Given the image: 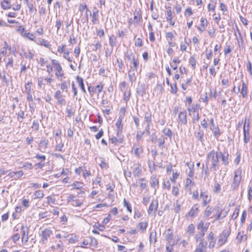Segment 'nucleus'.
Here are the masks:
<instances>
[{
	"label": "nucleus",
	"mask_w": 252,
	"mask_h": 252,
	"mask_svg": "<svg viewBox=\"0 0 252 252\" xmlns=\"http://www.w3.org/2000/svg\"><path fill=\"white\" fill-rule=\"evenodd\" d=\"M45 79H43V77H38L37 78L38 87L39 88H44L45 86Z\"/></svg>",
	"instance_id": "obj_40"
},
{
	"label": "nucleus",
	"mask_w": 252,
	"mask_h": 252,
	"mask_svg": "<svg viewBox=\"0 0 252 252\" xmlns=\"http://www.w3.org/2000/svg\"><path fill=\"white\" fill-rule=\"evenodd\" d=\"M209 226V222H205L203 220H200L197 225V229L199 232L205 233Z\"/></svg>",
	"instance_id": "obj_6"
},
{
	"label": "nucleus",
	"mask_w": 252,
	"mask_h": 252,
	"mask_svg": "<svg viewBox=\"0 0 252 252\" xmlns=\"http://www.w3.org/2000/svg\"><path fill=\"white\" fill-rule=\"evenodd\" d=\"M63 57L69 62H71L72 61L71 58L69 56V51L67 49H66V51H64L63 54Z\"/></svg>",
	"instance_id": "obj_49"
},
{
	"label": "nucleus",
	"mask_w": 252,
	"mask_h": 252,
	"mask_svg": "<svg viewBox=\"0 0 252 252\" xmlns=\"http://www.w3.org/2000/svg\"><path fill=\"white\" fill-rule=\"evenodd\" d=\"M1 6L4 9H8L11 8L10 0H3L1 2Z\"/></svg>",
	"instance_id": "obj_34"
},
{
	"label": "nucleus",
	"mask_w": 252,
	"mask_h": 252,
	"mask_svg": "<svg viewBox=\"0 0 252 252\" xmlns=\"http://www.w3.org/2000/svg\"><path fill=\"white\" fill-rule=\"evenodd\" d=\"M23 36H26L27 38H28L29 39L31 40H34L35 38V36L33 35V33H30V32H25L23 34Z\"/></svg>",
	"instance_id": "obj_52"
},
{
	"label": "nucleus",
	"mask_w": 252,
	"mask_h": 252,
	"mask_svg": "<svg viewBox=\"0 0 252 252\" xmlns=\"http://www.w3.org/2000/svg\"><path fill=\"white\" fill-rule=\"evenodd\" d=\"M39 127V123L37 120H34L32 125V128L35 131H38Z\"/></svg>",
	"instance_id": "obj_46"
},
{
	"label": "nucleus",
	"mask_w": 252,
	"mask_h": 252,
	"mask_svg": "<svg viewBox=\"0 0 252 252\" xmlns=\"http://www.w3.org/2000/svg\"><path fill=\"white\" fill-rule=\"evenodd\" d=\"M148 223L146 222H141L139 223L138 227L142 232L145 230L147 227Z\"/></svg>",
	"instance_id": "obj_51"
},
{
	"label": "nucleus",
	"mask_w": 252,
	"mask_h": 252,
	"mask_svg": "<svg viewBox=\"0 0 252 252\" xmlns=\"http://www.w3.org/2000/svg\"><path fill=\"white\" fill-rule=\"evenodd\" d=\"M163 133L166 136L171 137L172 135V132L171 130L169 128H164L162 130Z\"/></svg>",
	"instance_id": "obj_53"
},
{
	"label": "nucleus",
	"mask_w": 252,
	"mask_h": 252,
	"mask_svg": "<svg viewBox=\"0 0 252 252\" xmlns=\"http://www.w3.org/2000/svg\"><path fill=\"white\" fill-rule=\"evenodd\" d=\"M98 10H96V11H94L93 12V18H92V22L93 23V24H95L96 21H98Z\"/></svg>",
	"instance_id": "obj_55"
},
{
	"label": "nucleus",
	"mask_w": 252,
	"mask_h": 252,
	"mask_svg": "<svg viewBox=\"0 0 252 252\" xmlns=\"http://www.w3.org/2000/svg\"><path fill=\"white\" fill-rule=\"evenodd\" d=\"M158 201L157 199H153L149 207L148 210V213L149 215L154 214L155 215L156 212L158 207Z\"/></svg>",
	"instance_id": "obj_8"
},
{
	"label": "nucleus",
	"mask_w": 252,
	"mask_h": 252,
	"mask_svg": "<svg viewBox=\"0 0 252 252\" xmlns=\"http://www.w3.org/2000/svg\"><path fill=\"white\" fill-rule=\"evenodd\" d=\"M249 131V129H245V127H243V133L244 137V141L245 143H247L250 140V135Z\"/></svg>",
	"instance_id": "obj_33"
},
{
	"label": "nucleus",
	"mask_w": 252,
	"mask_h": 252,
	"mask_svg": "<svg viewBox=\"0 0 252 252\" xmlns=\"http://www.w3.org/2000/svg\"><path fill=\"white\" fill-rule=\"evenodd\" d=\"M207 242L205 241H200L197 246L195 252H206Z\"/></svg>",
	"instance_id": "obj_14"
},
{
	"label": "nucleus",
	"mask_w": 252,
	"mask_h": 252,
	"mask_svg": "<svg viewBox=\"0 0 252 252\" xmlns=\"http://www.w3.org/2000/svg\"><path fill=\"white\" fill-rule=\"evenodd\" d=\"M178 119L179 122L183 125H186L187 121V112L185 110L181 112L178 115Z\"/></svg>",
	"instance_id": "obj_19"
},
{
	"label": "nucleus",
	"mask_w": 252,
	"mask_h": 252,
	"mask_svg": "<svg viewBox=\"0 0 252 252\" xmlns=\"http://www.w3.org/2000/svg\"><path fill=\"white\" fill-rule=\"evenodd\" d=\"M124 207H126L127 211L130 212V213H131L132 212V208H131V205L128 202H127L126 199H124Z\"/></svg>",
	"instance_id": "obj_54"
},
{
	"label": "nucleus",
	"mask_w": 252,
	"mask_h": 252,
	"mask_svg": "<svg viewBox=\"0 0 252 252\" xmlns=\"http://www.w3.org/2000/svg\"><path fill=\"white\" fill-rule=\"evenodd\" d=\"M200 198L202 200V205L203 206H206L211 201V197L208 195V193L206 191H201Z\"/></svg>",
	"instance_id": "obj_7"
},
{
	"label": "nucleus",
	"mask_w": 252,
	"mask_h": 252,
	"mask_svg": "<svg viewBox=\"0 0 252 252\" xmlns=\"http://www.w3.org/2000/svg\"><path fill=\"white\" fill-rule=\"evenodd\" d=\"M52 65L54 66L56 72L55 73L56 77L60 80H62L64 76L62 66L59 62L55 60H52Z\"/></svg>",
	"instance_id": "obj_3"
},
{
	"label": "nucleus",
	"mask_w": 252,
	"mask_h": 252,
	"mask_svg": "<svg viewBox=\"0 0 252 252\" xmlns=\"http://www.w3.org/2000/svg\"><path fill=\"white\" fill-rule=\"evenodd\" d=\"M32 82L29 81L26 83L25 85V93L27 94V100L29 102H32L33 101V97L32 95Z\"/></svg>",
	"instance_id": "obj_5"
},
{
	"label": "nucleus",
	"mask_w": 252,
	"mask_h": 252,
	"mask_svg": "<svg viewBox=\"0 0 252 252\" xmlns=\"http://www.w3.org/2000/svg\"><path fill=\"white\" fill-rule=\"evenodd\" d=\"M152 122L151 113L149 111L146 112L144 114V121L143 125L146 124L147 126H150Z\"/></svg>",
	"instance_id": "obj_15"
},
{
	"label": "nucleus",
	"mask_w": 252,
	"mask_h": 252,
	"mask_svg": "<svg viewBox=\"0 0 252 252\" xmlns=\"http://www.w3.org/2000/svg\"><path fill=\"white\" fill-rule=\"evenodd\" d=\"M165 138L163 136H161L158 139V146L161 149H163L164 147L163 145L165 143Z\"/></svg>",
	"instance_id": "obj_45"
},
{
	"label": "nucleus",
	"mask_w": 252,
	"mask_h": 252,
	"mask_svg": "<svg viewBox=\"0 0 252 252\" xmlns=\"http://www.w3.org/2000/svg\"><path fill=\"white\" fill-rule=\"evenodd\" d=\"M207 240L209 243L208 247L210 249H212L215 247L216 244V239L214 237V234L213 232H210L208 236Z\"/></svg>",
	"instance_id": "obj_13"
},
{
	"label": "nucleus",
	"mask_w": 252,
	"mask_h": 252,
	"mask_svg": "<svg viewBox=\"0 0 252 252\" xmlns=\"http://www.w3.org/2000/svg\"><path fill=\"white\" fill-rule=\"evenodd\" d=\"M214 210V208L212 206H208L204 212V215L205 217H209L213 213V212Z\"/></svg>",
	"instance_id": "obj_28"
},
{
	"label": "nucleus",
	"mask_w": 252,
	"mask_h": 252,
	"mask_svg": "<svg viewBox=\"0 0 252 252\" xmlns=\"http://www.w3.org/2000/svg\"><path fill=\"white\" fill-rule=\"evenodd\" d=\"M194 226L193 224H189L187 230V232L189 234H193L194 232Z\"/></svg>",
	"instance_id": "obj_50"
},
{
	"label": "nucleus",
	"mask_w": 252,
	"mask_h": 252,
	"mask_svg": "<svg viewBox=\"0 0 252 252\" xmlns=\"http://www.w3.org/2000/svg\"><path fill=\"white\" fill-rule=\"evenodd\" d=\"M198 205L197 204H194L192 207H191L190 211L188 212L187 216H189V217H193L196 216L198 214Z\"/></svg>",
	"instance_id": "obj_16"
},
{
	"label": "nucleus",
	"mask_w": 252,
	"mask_h": 252,
	"mask_svg": "<svg viewBox=\"0 0 252 252\" xmlns=\"http://www.w3.org/2000/svg\"><path fill=\"white\" fill-rule=\"evenodd\" d=\"M172 193L174 196H178L179 194V189L177 187L173 186Z\"/></svg>",
	"instance_id": "obj_64"
},
{
	"label": "nucleus",
	"mask_w": 252,
	"mask_h": 252,
	"mask_svg": "<svg viewBox=\"0 0 252 252\" xmlns=\"http://www.w3.org/2000/svg\"><path fill=\"white\" fill-rule=\"evenodd\" d=\"M142 20V16L140 11H135L134 13V24H139Z\"/></svg>",
	"instance_id": "obj_25"
},
{
	"label": "nucleus",
	"mask_w": 252,
	"mask_h": 252,
	"mask_svg": "<svg viewBox=\"0 0 252 252\" xmlns=\"http://www.w3.org/2000/svg\"><path fill=\"white\" fill-rule=\"evenodd\" d=\"M53 234L52 231L48 228L45 229L42 231L41 241L42 243L45 244L48 239Z\"/></svg>",
	"instance_id": "obj_9"
},
{
	"label": "nucleus",
	"mask_w": 252,
	"mask_h": 252,
	"mask_svg": "<svg viewBox=\"0 0 252 252\" xmlns=\"http://www.w3.org/2000/svg\"><path fill=\"white\" fill-rule=\"evenodd\" d=\"M69 85V81H63L61 84V89L62 91L67 92Z\"/></svg>",
	"instance_id": "obj_37"
},
{
	"label": "nucleus",
	"mask_w": 252,
	"mask_h": 252,
	"mask_svg": "<svg viewBox=\"0 0 252 252\" xmlns=\"http://www.w3.org/2000/svg\"><path fill=\"white\" fill-rule=\"evenodd\" d=\"M76 79L78 83L79 87L81 88L82 91L84 93H86V91L85 88L83 78L79 77V76H77L76 77Z\"/></svg>",
	"instance_id": "obj_26"
},
{
	"label": "nucleus",
	"mask_w": 252,
	"mask_h": 252,
	"mask_svg": "<svg viewBox=\"0 0 252 252\" xmlns=\"http://www.w3.org/2000/svg\"><path fill=\"white\" fill-rule=\"evenodd\" d=\"M174 211L176 213H178L180 212L181 205L179 203L178 201L177 200L176 202L174 204Z\"/></svg>",
	"instance_id": "obj_59"
},
{
	"label": "nucleus",
	"mask_w": 252,
	"mask_h": 252,
	"mask_svg": "<svg viewBox=\"0 0 252 252\" xmlns=\"http://www.w3.org/2000/svg\"><path fill=\"white\" fill-rule=\"evenodd\" d=\"M63 25V21L61 20L60 19H57L56 22V27H57V32L59 31L61 27Z\"/></svg>",
	"instance_id": "obj_62"
},
{
	"label": "nucleus",
	"mask_w": 252,
	"mask_h": 252,
	"mask_svg": "<svg viewBox=\"0 0 252 252\" xmlns=\"http://www.w3.org/2000/svg\"><path fill=\"white\" fill-rule=\"evenodd\" d=\"M22 241L23 243H26L29 240V228L27 226H22L21 228Z\"/></svg>",
	"instance_id": "obj_10"
},
{
	"label": "nucleus",
	"mask_w": 252,
	"mask_h": 252,
	"mask_svg": "<svg viewBox=\"0 0 252 252\" xmlns=\"http://www.w3.org/2000/svg\"><path fill=\"white\" fill-rule=\"evenodd\" d=\"M132 151L133 152L134 154L138 158L139 157V155L140 154L143 153V148L140 146H138L136 147H133Z\"/></svg>",
	"instance_id": "obj_31"
},
{
	"label": "nucleus",
	"mask_w": 252,
	"mask_h": 252,
	"mask_svg": "<svg viewBox=\"0 0 252 252\" xmlns=\"http://www.w3.org/2000/svg\"><path fill=\"white\" fill-rule=\"evenodd\" d=\"M109 45L111 47H113L116 44V37L113 34L110 35L109 38Z\"/></svg>",
	"instance_id": "obj_38"
},
{
	"label": "nucleus",
	"mask_w": 252,
	"mask_h": 252,
	"mask_svg": "<svg viewBox=\"0 0 252 252\" xmlns=\"http://www.w3.org/2000/svg\"><path fill=\"white\" fill-rule=\"evenodd\" d=\"M72 186L76 189H80L83 187V184L82 183L75 182L73 183Z\"/></svg>",
	"instance_id": "obj_63"
},
{
	"label": "nucleus",
	"mask_w": 252,
	"mask_h": 252,
	"mask_svg": "<svg viewBox=\"0 0 252 252\" xmlns=\"http://www.w3.org/2000/svg\"><path fill=\"white\" fill-rule=\"evenodd\" d=\"M150 183L151 187L154 188L155 190L159 188L158 179L156 174H153L151 176Z\"/></svg>",
	"instance_id": "obj_11"
},
{
	"label": "nucleus",
	"mask_w": 252,
	"mask_h": 252,
	"mask_svg": "<svg viewBox=\"0 0 252 252\" xmlns=\"http://www.w3.org/2000/svg\"><path fill=\"white\" fill-rule=\"evenodd\" d=\"M221 155V152H215L212 150L210 152L207 156L206 166L213 171H216L219 168V158Z\"/></svg>",
	"instance_id": "obj_1"
},
{
	"label": "nucleus",
	"mask_w": 252,
	"mask_h": 252,
	"mask_svg": "<svg viewBox=\"0 0 252 252\" xmlns=\"http://www.w3.org/2000/svg\"><path fill=\"white\" fill-rule=\"evenodd\" d=\"M76 196L75 194H70L67 198V201L68 202H74L76 200Z\"/></svg>",
	"instance_id": "obj_58"
},
{
	"label": "nucleus",
	"mask_w": 252,
	"mask_h": 252,
	"mask_svg": "<svg viewBox=\"0 0 252 252\" xmlns=\"http://www.w3.org/2000/svg\"><path fill=\"white\" fill-rule=\"evenodd\" d=\"M203 136H204L203 132L201 130L199 129L196 134V138L197 139H198L199 140H200V141H202Z\"/></svg>",
	"instance_id": "obj_48"
},
{
	"label": "nucleus",
	"mask_w": 252,
	"mask_h": 252,
	"mask_svg": "<svg viewBox=\"0 0 252 252\" xmlns=\"http://www.w3.org/2000/svg\"><path fill=\"white\" fill-rule=\"evenodd\" d=\"M55 97L58 101V103L59 104H64L65 102V100L63 97L61 95V92L60 90H58L56 92L55 94Z\"/></svg>",
	"instance_id": "obj_21"
},
{
	"label": "nucleus",
	"mask_w": 252,
	"mask_h": 252,
	"mask_svg": "<svg viewBox=\"0 0 252 252\" xmlns=\"http://www.w3.org/2000/svg\"><path fill=\"white\" fill-rule=\"evenodd\" d=\"M4 61L5 62V66L7 69L13 67V59L12 57L7 59H4Z\"/></svg>",
	"instance_id": "obj_29"
},
{
	"label": "nucleus",
	"mask_w": 252,
	"mask_h": 252,
	"mask_svg": "<svg viewBox=\"0 0 252 252\" xmlns=\"http://www.w3.org/2000/svg\"><path fill=\"white\" fill-rule=\"evenodd\" d=\"M66 112L67 113V116L70 117L74 115V112L73 111V110L71 106H67L66 107Z\"/></svg>",
	"instance_id": "obj_61"
},
{
	"label": "nucleus",
	"mask_w": 252,
	"mask_h": 252,
	"mask_svg": "<svg viewBox=\"0 0 252 252\" xmlns=\"http://www.w3.org/2000/svg\"><path fill=\"white\" fill-rule=\"evenodd\" d=\"M242 170L239 168L234 172V176L231 185V188L233 190L237 189L239 188L240 183L242 179Z\"/></svg>",
	"instance_id": "obj_2"
},
{
	"label": "nucleus",
	"mask_w": 252,
	"mask_h": 252,
	"mask_svg": "<svg viewBox=\"0 0 252 252\" xmlns=\"http://www.w3.org/2000/svg\"><path fill=\"white\" fill-rule=\"evenodd\" d=\"M205 233L198 231L195 235V239L196 242L204 241V236Z\"/></svg>",
	"instance_id": "obj_32"
},
{
	"label": "nucleus",
	"mask_w": 252,
	"mask_h": 252,
	"mask_svg": "<svg viewBox=\"0 0 252 252\" xmlns=\"http://www.w3.org/2000/svg\"><path fill=\"white\" fill-rule=\"evenodd\" d=\"M124 92V99L125 101L126 102L127 101L129 100L130 98V91L126 92L125 91Z\"/></svg>",
	"instance_id": "obj_60"
},
{
	"label": "nucleus",
	"mask_w": 252,
	"mask_h": 252,
	"mask_svg": "<svg viewBox=\"0 0 252 252\" xmlns=\"http://www.w3.org/2000/svg\"><path fill=\"white\" fill-rule=\"evenodd\" d=\"M48 141L45 138H42L39 143V149L42 152H44L46 150L47 145H48Z\"/></svg>",
	"instance_id": "obj_20"
},
{
	"label": "nucleus",
	"mask_w": 252,
	"mask_h": 252,
	"mask_svg": "<svg viewBox=\"0 0 252 252\" xmlns=\"http://www.w3.org/2000/svg\"><path fill=\"white\" fill-rule=\"evenodd\" d=\"M7 49L11 51V47H9L8 43L6 41H5L4 42V46L0 51V54L3 55V56H5L7 53Z\"/></svg>",
	"instance_id": "obj_36"
},
{
	"label": "nucleus",
	"mask_w": 252,
	"mask_h": 252,
	"mask_svg": "<svg viewBox=\"0 0 252 252\" xmlns=\"http://www.w3.org/2000/svg\"><path fill=\"white\" fill-rule=\"evenodd\" d=\"M165 238L167 240L170 241L173 239V234L170 229H168L165 234Z\"/></svg>",
	"instance_id": "obj_47"
},
{
	"label": "nucleus",
	"mask_w": 252,
	"mask_h": 252,
	"mask_svg": "<svg viewBox=\"0 0 252 252\" xmlns=\"http://www.w3.org/2000/svg\"><path fill=\"white\" fill-rule=\"evenodd\" d=\"M230 233V229L227 228L224 229L222 233L219 235L218 239V244L219 246L224 245L227 241V238Z\"/></svg>",
	"instance_id": "obj_4"
},
{
	"label": "nucleus",
	"mask_w": 252,
	"mask_h": 252,
	"mask_svg": "<svg viewBox=\"0 0 252 252\" xmlns=\"http://www.w3.org/2000/svg\"><path fill=\"white\" fill-rule=\"evenodd\" d=\"M34 199H41L43 197L44 194L43 191L41 190H37L34 193Z\"/></svg>",
	"instance_id": "obj_35"
},
{
	"label": "nucleus",
	"mask_w": 252,
	"mask_h": 252,
	"mask_svg": "<svg viewBox=\"0 0 252 252\" xmlns=\"http://www.w3.org/2000/svg\"><path fill=\"white\" fill-rule=\"evenodd\" d=\"M241 93L243 97H245L247 95V86L246 83L243 81L242 82V90Z\"/></svg>",
	"instance_id": "obj_41"
},
{
	"label": "nucleus",
	"mask_w": 252,
	"mask_h": 252,
	"mask_svg": "<svg viewBox=\"0 0 252 252\" xmlns=\"http://www.w3.org/2000/svg\"><path fill=\"white\" fill-rule=\"evenodd\" d=\"M123 116L120 114L116 123V126L117 128V134H122L123 132V126L122 125Z\"/></svg>",
	"instance_id": "obj_12"
},
{
	"label": "nucleus",
	"mask_w": 252,
	"mask_h": 252,
	"mask_svg": "<svg viewBox=\"0 0 252 252\" xmlns=\"http://www.w3.org/2000/svg\"><path fill=\"white\" fill-rule=\"evenodd\" d=\"M211 129L213 133L214 137L218 140L219 137L220 135L221 132L218 126H216L214 127H211Z\"/></svg>",
	"instance_id": "obj_27"
},
{
	"label": "nucleus",
	"mask_w": 252,
	"mask_h": 252,
	"mask_svg": "<svg viewBox=\"0 0 252 252\" xmlns=\"http://www.w3.org/2000/svg\"><path fill=\"white\" fill-rule=\"evenodd\" d=\"M180 63V60L178 59H174L173 63H170V65L173 70H176L178 68V63Z\"/></svg>",
	"instance_id": "obj_43"
},
{
	"label": "nucleus",
	"mask_w": 252,
	"mask_h": 252,
	"mask_svg": "<svg viewBox=\"0 0 252 252\" xmlns=\"http://www.w3.org/2000/svg\"><path fill=\"white\" fill-rule=\"evenodd\" d=\"M112 143L116 144L117 143H121L123 141V136L122 134H117V136H113L110 139Z\"/></svg>",
	"instance_id": "obj_23"
},
{
	"label": "nucleus",
	"mask_w": 252,
	"mask_h": 252,
	"mask_svg": "<svg viewBox=\"0 0 252 252\" xmlns=\"http://www.w3.org/2000/svg\"><path fill=\"white\" fill-rule=\"evenodd\" d=\"M220 157H221V160L222 161V163L225 165H227L228 163V154H227L226 155L222 154L221 153V155H220Z\"/></svg>",
	"instance_id": "obj_42"
},
{
	"label": "nucleus",
	"mask_w": 252,
	"mask_h": 252,
	"mask_svg": "<svg viewBox=\"0 0 252 252\" xmlns=\"http://www.w3.org/2000/svg\"><path fill=\"white\" fill-rule=\"evenodd\" d=\"M131 63L133 66V69H135V71H137L139 64L138 58L136 57L132 61H131Z\"/></svg>",
	"instance_id": "obj_44"
},
{
	"label": "nucleus",
	"mask_w": 252,
	"mask_h": 252,
	"mask_svg": "<svg viewBox=\"0 0 252 252\" xmlns=\"http://www.w3.org/2000/svg\"><path fill=\"white\" fill-rule=\"evenodd\" d=\"M135 69H133L132 67H130V69L128 71V76L129 77V80L131 82V84L133 82H135L136 80V76H135Z\"/></svg>",
	"instance_id": "obj_22"
},
{
	"label": "nucleus",
	"mask_w": 252,
	"mask_h": 252,
	"mask_svg": "<svg viewBox=\"0 0 252 252\" xmlns=\"http://www.w3.org/2000/svg\"><path fill=\"white\" fill-rule=\"evenodd\" d=\"M167 17L166 19L169 22V24L171 26H174L175 25V22L172 21L173 18L172 16V12L171 9H169L166 11Z\"/></svg>",
	"instance_id": "obj_30"
},
{
	"label": "nucleus",
	"mask_w": 252,
	"mask_h": 252,
	"mask_svg": "<svg viewBox=\"0 0 252 252\" xmlns=\"http://www.w3.org/2000/svg\"><path fill=\"white\" fill-rule=\"evenodd\" d=\"M97 162L101 168H107L108 166L107 164L105 162L104 159L101 158H98Z\"/></svg>",
	"instance_id": "obj_39"
},
{
	"label": "nucleus",
	"mask_w": 252,
	"mask_h": 252,
	"mask_svg": "<svg viewBox=\"0 0 252 252\" xmlns=\"http://www.w3.org/2000/svg\"><path fill=\"white\" fill-rule=\"evenodd\" d=\"M189 63L193 69L195 68L196 60L193 56H191L189 59Z\"/></svg>",
	"instance_id": "obj_57"
},
{
	"label": "nucleus",
	"mask_w": 252,
	"mask_h": 252,
	"mask_svg": "<svg viewBox=\"0 0 252 252\" xmlns=\"http://www.w3.org/2000/svg\"><path fill=\"white\" fill-rule=\"evenodd\" d=\"M142 173L141 165L139 163H135L133 166V174L134 176H139Z\"/></svg>",
	"instance_id": "obj_18"
},
{
	"label": "nucleus",
	"mask_w": 252,
	"mask_h": 252,
	"mask_svg": "<svg viewBox=\"0 0 252 252\" xmlns=\"http://www.w3.org/2000/svg\"><path fill=\"white\" fill-rule=\"evenodd\" d=\"M239 207H240V206H239L238 207L235 208V209L233 212V214H232V217H231V219L232 220H235L238 216L239 213Z\"/></svg>",
	"instance_id": "obj_56"
},
{
	"label": "nucleus",
	"mask_w": 252,
	"mask_h": 252,
	"mask_svg": "<svg viewBox=\"0 0 252 252\" xmlns=\"http://www.w3.org/2000/svg\"><path fill=\"white\" fill-rule=\"evenodd\" d=\"M195 185L194 183L190 178H187L186 181L185 187L187 190L191 193V188Z\"/></svg>",
	"instance_id": "obj_24"
},
{
	"label": "nucleus",
	"mask_w": 252,
	"mask_h": 252,
	"mask_svg": "<svg viewBox=\"0 0 252 252\" xmlns=\"http://www.w3.org/2000/svg\"><path fill=\"white\" fill-rule=\"evenodd\" d=\"M201 25L200 26L197 27L198 30L200 32H203L205 30L206 27L208 25V21L207 19L205 18L202 17L200 19Z\"/></svg>",
	"instance_id": "obj_17"
}]
</instances>
